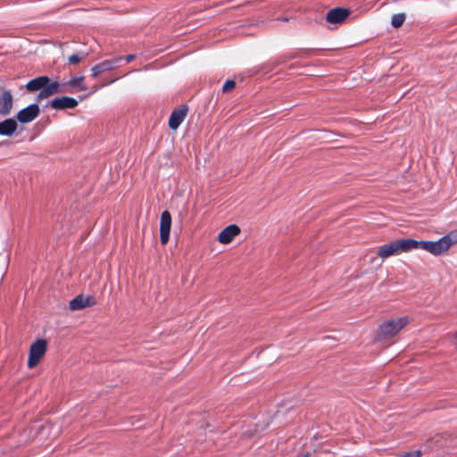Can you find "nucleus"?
<instances>
[{"mask_svg": "<svg viewBox=\"0 0 457 457\" xmlns=\"http://www.w3.org/2000/svg\"><path fill=\"white\" fill-rule=\"evenodd\" d=\"M123 60V57L119 56L111 60H105L92 68V76L93 78H96L102 72L112 71L116 67L120 66V62Z\"/></svg>", "mask_w": 457, "mask_h": 457, "instance_id": "1a4fd4ad", "label": "nucleus"}, {"mask_svg": "<svg viewBox=\"0 0 457 457\" xmlns=\"http://www.w3.org/2000/svg\"><path fill=\"white\" fill-rule=\"evenodd\" d=\"M36 116H17L18 120L21 123H29L31 122Z\"/></svg>", "mask_w": 457, "mask_h": 457, "instance_id": "4be33fe9", "label": "nucleus"}, {"mask_svg": "<svg viewBox=\"0 0 457 457\" xmlns=\"http://www.w3.org/2000/svg\"><path fill=\"white\" fill-rule=\"evenodd\" d=\"M184 116H170L169 126L171 129H177L183 122Z\"/></svg>", "mask_w": 457, "mask_h": 457, "instance_id": "a211bd4d", "label": "nucleus"}, {"mask_svg": "<svg viewBox=\"0 0 457 457\" xmlns=\"http://www.w3.org/2000/svg\"><path fill=\"white\" fill-rule=\"evenodd\" d=\"M236 87V82L232 79H228L227 80L223 87H222V92L223 93H228L230 92L232 89H234Z\"/></svg>", "mask_w": 457, "mask_h": 457, "instance_id": "aec40b11", "label": "nucleus"}, {"mask_svg": "<svg viewBox=\"0 0 457 457\" xmlns=\"http://www.w3.org/2000/svg\"><path fill=\"white\" fill-rule=\"evenodd\" d=\"M298 457H311V456H310V453H304V454H303V455H300V456H298Z\"/></svg>", "mask_w": 457, "mask_h": 457, "instance_id": "bb28decb", "label": "nucleus"}, {"mask_svg": "<svg viewBox=\"0 0 457 457\" xmlns=\"http://www.w3.org/2000/svg\"><path fill=\"white\" fill-rule=\"evenodd\" d=\"M188 112V107L186 104H182L178 108L172 110L170 114H187Z\"/></svg>", "mask_w": 457, "mask_h": 457, "instance_id": "412c9836", "label": "nucleus"}, {"mask_svg": "<svg viewBox=\"0 0 457 457\" xmlns=\"http://www.w3.org/2000/svg\"><path fill=\"white\" fill-rule=\"evenodd\" d=\"M453 345L457 348V331L453 335Z\"/></svg>", "mask_w": 457, "mask_h": 457, "instance_id": "393cba45", "label": "nucleus"}, {"mask_svg": "<svg viewBox=\"0 0 457 457\" xmlns=\"http://www.w3.org/2000/svg\"><path fill=\"white\" fill-rule=\"evenodd\" d=\"M84 77H73L71 78L67 85H61V87H64L68 90H72L71 93H74L77 90H85L86 87L84 86Z\"/></svg>", "mask_w": 457, "mask_h": 457, "instance_id": "2eb2a0df", "label": "nucleus"}, {"mask_svg": "<svg viewBox=\"0 0 457 457\" xmlns=\"http://www.w3.org/2000/svg\"><path fill=\"white\" fill-rule=\"evenodd\" d=\"M38 102L29 104V106L22 108L16 114H39L40 112H43L38 104Z\"/></svg>", "mask_w": 457, "mask_h": 457, "instance_id": "dca6fc26", "label": "nucleus"}, {"mask_svg": "<svg viewBox=\"0 0 457 457\" xmlns=\"http://www.w3.org/2000/svg\"><path fill=\"white\" fill-rule=\"evenodd\" d=\"M25 88L29 93L38 92L36 101L40 102L55 94H62L64 92H72L64 87H61L58 81H52L48 76H39L30 79L26 85Z\"/></svg>", "mask_w": 457, "mask_h": 457, "instance_id": "f257e3e1", "label": "nucleus"}, {"mask_svg": "<svg viewBox=\"0 0 457 457\" xmlns=\"http://www.w3.org/2000/svg\"><path fill=\"white\" fill-rule=\"evenodd\" d=\"M240 232L241 229L237 225H228L220 232L218 241L222 245H228L231 243L234 238L240 234Z\"/></svg>", "mask_w": 457, "mask_h": 457, "instance_id": "9d476101", "label": "nucleus"}, {"mask_svg": "<svg viewBox=\"0 0 457 457\" xmlns=\"http://www.w3.org/2000/svg\"><path fill=\"white\" fill-rule=\"evenodd\" d=\"M36 438V434L33 436H29V439L26 441V443H29Z\"/></svg>", "mask_w": 457, "mask_h": 457, "instance_id": "a878e982", "label": "nucleus"}, {"mask_svg": "<svg viewBox=\"0 0 457 457\" xmlns=\"http://www.w3.org/2000/svg\"><path fill=\"white\" fill-rule=\"evenodd\" d=\"M46 352V342L44 339H37L29 348L28 367L32 369L36 367Z\"/></svg>", "mask_w": 457, "mask_h": 457, "instance_id": "39448f33", "label": "nucleus"}, {"mask_svg": "<svg viewBox=\"0 0 457 457\" xmlns=\"http://www.w3.org/2000/svg\"><path fill=\"white\" fill-rule=\"evenodd\" d=\"M79 104V101L71 96L57 97L53 100L47 101L43 106L42 111L45 112L47 108H52L55 111H64L74 109Z\"/></svg>", "mask_w": 457, "mask_h": 457, "instance_id": "423d86ee", "label": "nucleus"}, {"mask_svg": "<svg viewBox=\"0 0 457 457\" xmlns=\"http://www.w3.org/2000/svg\"><path fill=\"white\" fill-rule=\"evenodd\" d=\"M409 323L410 318L408 316L388 319L378 326L376 337L379 341L391 339L397 336Z\"/></svg>", "mask_w": 457, "mask_h": 457, "instance_id": "7ed1b4c3", "label": "nucleus"}, {"mask_svg": "<svg viewBox=\"0 0 457 457\" xmlns=\"http://www.w3.org/2000/svg\"><path fill=\"white\" fill-rule=\"evenodd\" d=\"M87 54L86 53H80V54H74L69 57V62L71 64H77L79 63L83 58L87 56Z\"/></svg>", "mask_w": 457, "mask_h": 457, "instance_id": "6ab92c4d", "label": "nucleus"}, {"mask_svg": "<svg viewBox=\"0 0 457 457\" xmlns=\"http://www.w3.org/2000/svg\"><path fill=\"white\" fill-rule=\"evenodd\" d=\"M457 243V229H454L437 241H418L416 249H422L433 255H440L447 252L450 247Z\"/></svg>", "mask_w": 457, "mask_h": 457, "instance_id": "f03ea898", "label": "nucleus"}, {"mask_svg": "<svg viewBox=\"0 0 457 457\" xmlns=\"http://www.w3.org/2000/svg\"><path fill=\"white\" fill-rule=\"evenodd\" d=\"M13 97L10 91L5 90L0 96V114H9L12 108Z\"/></svg>", "mask_w": 457, "mask_h": 457, "instance_id": "ddd939ff", "label": "nucleus"}, {"mask_svg": "<svg viewBox=\"0 0 457 457\" xmlns=\"http://www.w3.org/2000/svg\"><path fill=\"white\" fill-rule=\"evenodd\" d=\"M405 20V14L404 13H396L392 16L391 19V25L394 28H399L403 25Z\"/></svg>", "mask_w": 457, "mask_h": 457, "instance_id": "f3484780", "label": "nucleus"}, {"mask_svg": "<svg viewBox=\"0 0 457 457\" xmlns=\"http://www.w3.org/2000/svg\"><path fill=\"white\" fill-rule=\"evenodd\" d=\"M94 304L95 302L92 297L79 295L70 302V309L72 311H79Z\"/></svg>", "mask_w": 457, "mask_h": 457, "instance_id": "f8f14e48", "label": "nucleus"}, {"mask_svg": "<svg viewBox=\"0 0 457 457\" xmlns=\"http://www.w3.org/2000/svg\"><path fill=\"white\" fill-rule=\"evenodd\" d=\"M417 240L411 238L398 239L382 245L378 247V256L381 259L398 255L402 253H408L416 249Z\"/></svg>", "mask_w": 457, "mask_h": 457, "instance_id": "20e7f679", "label": "nucleus"}, {"mask_svg": "<svg viewBox=\"0 0 457 457\" xmlns=\"http://www.w3.org/2000/svg\"><path fill=\"white\" fill-rule=\"evenodd\" d=\"M62 432L61 426L57 423L46 422L41 425L39 428H37V436H39L40 440H54L57 438Z\"/></svg>", "mask_w": 457, "mask_h": 457, "instance_id": "0eeeda50", "label": "nucleus"}, {"mask_svg": "<svg viewBox=\"0 0 457 457\" xmlns=\"http://www.w3.org/2000/svg\"><path fill=\"white\" fill-rule=\"evenodd\" d=\"M403 457H420V452L416 451V452L408 453Z\"/></svg>", "mask_w": 457, "mask_h": 457, "instance_id": "5701e85b", "label": "nucleus"}, {"mask_svg": "<svg viewBox=\"0 0 457 457\" xmlns=\"http://www.w3.org/2000/svg\"><path fill=\"white\" fill-rule=\"evenodd\" d=\"M349 15V11L345 8L337 7L328 12L326 20L331 24L343 22Z\"/></svg>", "mask_w": 457, "mask_h": 457, "instance_id": "9b49d317", "label": "nucleus"}, {"mask_svg": "<svg viewBox=\"0 0 457 457\" xmlns=\"http://www.w3.org/2000/svg\"><path fill=\"white\" fill-rule=\"evenodd\" d=\"M282 21H288V19H287V18H284Z\"/></svg>", "mask_w": 457, "mask_h": 457, "instance_id": "cd10ccee", "label": "nucleus"}, {"mask_svg": "<svg viewBox=\"0 0 457 457\" xmlns=\"http://www.w3.org/2000/svg\"><path fill=\"white\" fill-rule=\"evenodd\" d=\"M135 58H136L135 54H128L124 59L126 60L127 62H130Z\"/></svg>", "mask_w": 457, "mask_h": 457, "instance_id": "b1692460", "label": "nucleus"}, {"mask_svg": "<svg viewBox=\"0 0 457 457\" xmlns=\"http://www.w3.org/2000/svg\"><path fill=\"white\" fill-rule=\"evenodd\" d=\"M17 120L14 119H6L0 122V135L5 137H12L17 130Z\"/></svg>", "mask_w": 457, "mask_h": 457, "instance_id": "4468645a", "label": "nucleus"}, {"mask_svg": "<svg viewBox=\"0 0 457 457\" xmlns=\"http://www.w3.org/2000/svg\"><path fill=\"white\" fill-rule=\"evenodd\" d=\"M171 228V214L169 211H163L160 220V240L162 245H166L170 239Z\"/></svg>", "mask_w": 457, "mask_h": 457, "instance_id": "6e6552de", "label": "nucleus"}]
</instances>
